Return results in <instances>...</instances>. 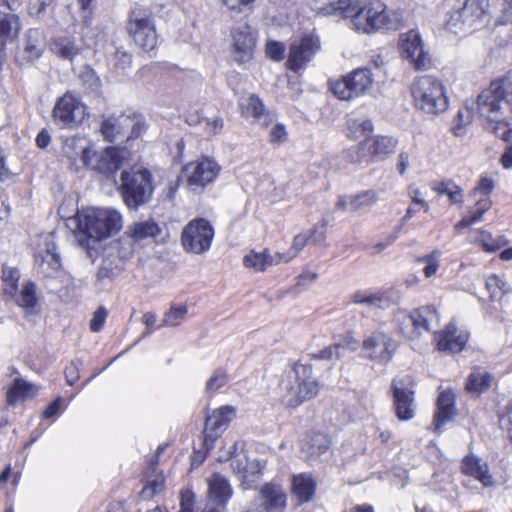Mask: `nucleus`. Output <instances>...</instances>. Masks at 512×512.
Masks as SVG:
<instances>
[{
  "label": "nucleus",
  "instance_id": "obj_1",
  "mask_svg": "<svg viewBox=\"0 0 512 512\" xmlns=\"http://www.w3.org/2000/svg\"><path fill=\"white\" fill-rule=\"evenodd\" d=\"M319 12L323 15L351 18L353 28L362 33L398 27L397 14L388 11L386 5L379 1L362 5L358 0H335L322 6Z\"/></svg>",
  "mask_w": 512,
  "mask_h": 512
},
{
  "label": "nucleus",
  "instance_id": "obj_2",
  "mask_svg": "<svg viewBox=\"0 0 512 512\" xmlns=\"http://www.w3.org/2000/svg\"><path fill=\"white\" fill-rule=\"evenodd\" d=\"M477 113L490 124L495 123L491 125L492 133L512 145V127L499 132L500 125L506 127L512 119V80L493 81L483 90L477 97Z\"/></svg>",
  "mask_w": 512,
  "mask_h": 512
},
{
  "label": "nucleus",
  "instance_id": "obj_3",
  "mask_svg": "<svg viewBox=\"0 0 512 512\" xmlns=\"http://www.w3.org/2000/svg\"><path fill=\"white\" fill-rule=\"evenodd\" d=\"M77 241L87 249L117 233L122 227V216L114 209L88 208L75 216Z\"/></svg>",
  "mask_w": 512,
  "mask_h": 512
},
{
  "label": "nucleus",
  "instance_id": "obj_4",
  "mask_svg": "<svg viewBox=\"0 0 512 512\" xmlns=\"http://www.w3.org/2000/svg\"><path fill=\"white\" fill-rule=\"evenodd\" d=\"M118 192L129 210L148 204L154 193L153 176L148 169H128L120 174Z\"/></svg>",
  "mask_w": 512,
  "mask_h": 512
},
{
  "label": "nucleus",
  "instance_id": "obj_5",
  "mask_svg": "<svg viewBox=\"0 0 512 512\" xmlns=\"http://www.w3.org/2000/svg\"><path fill=\"white\" fill-rule=\"evenodd\" d=\"M311 375L310 365L294 363L286 378L281 380L280 387L285 391L284 398L289 407H297L318 394V383Z\"/></svg>",
  "mask_w": 512,
  "mask_h": 512
},
{
  "label": "nucleus",
  "instance_id": "obj_6",
  "mask_svg": "<svg viewBox=\"0 0 512 512\" xmlns=\"http://www.w3.org/2000/svg\"><path fill=\"white\" fill-rule=\"evenodd\" d=\"M416 108L424 113L436 115L448 107V99L442 83L432 76H421L415 79L411 87Z\"/></svg>",
  "mask_w": 512,
  "mask_h": 512
},
{
  "label": "nucleus",
  "instance_id": "obj_7",
  "mask_svg": "<svg viewBox=\"0 0 512 512\" xmlns=\"http://www.w3.org/2000/svg\"><path fill=\"white\" fill-rule=\"evenodd\" d=\"M232 496V489L228 481L219 474H214L208 482V495L202 512H221ZM194 493L185 489L181 491L180 511H193Z\"/></svg>",
  "mask_w": 512,
  "mask_h": 512
},
{
  "label": "nucleus",
  "instance_id": "obj_8",
  "mask_svg": "<svg viewBox=\"0 0 512 512\" xmlns=\"http://www.w3.org/2000/svg\"><path fill=\"white\" fill-rule=\"evenodd\" d=\"M126 29L135 44L143 51H151L156 47L157 34L150 10L140 6L131 9Z\"/></svg>",
  "mask_w": 512,
  "mask_h": 512
},
{
  "label": "nucleus",
  "instance_id": "obj_9",
  "mask_svg": "<svg viewBox=\"0 0 512 512\" xmlns=\"http://www.w3.org/2000/svg\"><path fill=\"white\" fill-rule=\"evenodd\" d=\"M373 84V75L368 68H357L336 81H330L333 94L345 101L365 94Z\"/></svg>",
  "mask_w": 512,
  "mask_h": 512
},
{
  "label": "nucleus",
  "instance_id": "obj_10",
  "mask_svg": "<svg viewBox=\"0 0 512 512\" xmlns=\"http://www.w3.org/2000/svg\"><path fill=\"white\" fill-rule=\"evenodd\" d=\"M214 229L209 221L204 218L191 220L181 234V243L188 253L202 254L209 250Z\"/></svg>",
  "mask_w": 512,
  "mask_h": 512
},
{
  "label": "nucleus",
  "instance_id": "obj_11",
  "mask_svg": "<svg viewBox=\"0 0 512 512\" xmlns=\"http://www.w3.org/2000/svg\"><path fill=\"white\" fill-rule=\"evenodd\" d=\"M86 106L71 92L60 97L53 108V118L62 128L78 127L86 117Z\"/></svg>",
  "mask_w": 512,
  "mask_h": 512
},
{
  "label": "nucleus",
  "instance_id": "obj_12",
  "mask_svg": "<svg viewBox=\"0 0 512 512\" xmlns=\"http://www.w3.org/2000/svg\"><path fill=\"white\" fill-rule=\"evenodd\" d=\"M399 50L401 57L407 60L415 70H427L430 67V54L416 31L410 30L401 35Z\"/></svg>",
  "mask_w": 512,
  "mask_h": 512
},
{
  "label": "nucleus",
  "instance_id": "obj_13",
  "mask_svg": "<svg viewBox=\"0 0 512 512\" xmlns=\"http://www.w3.org/2000/svg\"><path fill=\"white\" fill-rule=\"evenodd\" d=\"M235 416V407L225 405L213 410V412L206 417L203 430V445L207 451L214 448L215 441L224 433Z\"/></svg>",
  "mask_w": 512,
  "mask_h": 512
},
{
  "label": "nucleus",
  "instance_id": "obj_14",
  "mask_svg": "<svg viewBox=\"0 0 512 512\" xmlns=\"http://www.w3.org/2000/svg\"><path fill=\"white\" fill-rule=\"evenodd\" d=\"M362 348L368 359L385 365L392 359L397 344L384 332L374 331L364 339Z\"/></svg>",
  "mask_w": 512,
  "mask_h": 512
},
{
  "label": "nucleus",
  "instance_id": "obj_15",
  "mask_svg": "<svg viewBox=\"0 0 512 512\" xmlns=\"http://www.w3.org/2000/svg\"><path fill=\"white\" fill-rule=\"evenodd\" d=\"M286 506V495L280 486L266 483L259 495L242 512H282Z\"/></svg>",
  "mask_w": 512,
  "mask_h": 512
},
{
  "label": "nucleus",
  "instance_id": "obj_16",
  "mask_svg": "<svg viewBox=\"0 0 512 512\" xmlns=\"http://www.w3.org/2000/svg\"><path fill=\"white\" fill-rule=\"evenodd\" d=\"M129 151L126 148L107 147L101 152L91 153V167L93 170L105 175H114L125 161L129 159Z\"/></svg>",
  "mask_w": 512,
  "mask_h": 512
},
{
  "label": "nucleus",
  "instance_id": "obj_17",
  "mask_svg": "<svg viewBox=\"0 0 512 512\" xmlns=\"http://www.w3.org/2000/svg\"><path fill=\"white\" fill-rule=\"evenodd\" d=\"M411 383V377L405 376L392 381L394 409L396 416L401 421H409L414 418V391L407 386Z\"/></svg>",
  "mask_w": 512,
  "mask_h": 512
},
{
  "label": "nucleus",
  "instance_id": "obj_18",
  "mask_svg": "<svg viewBox=\"0 0 512 512\" xmlns=\"http://www.w3.org/2000/svg\"><path fill=\"white\" fill-rule=\"evenodd\" d=\"M233 58L239 64H246L253 58L256 46V33L247 24H241L231 32Z\"/></svg>",
  "mask_w": 512,
  "mask_h": 512
},
{
  "label": "nucleus",
  "instance_id": "obj_19",
  "mask_svg": "<svg viewBox=\"0 0 512 512\" xmlns=\"http://www.w3.org/2000/svg\"><path fill=\"white\" fill-rule=\"evenodd\" d=\"M320 49V41L313 36H305L291 43L287 59L290 70L296 72L303 68Z\"/></svg>",
  "mask_w": 512,
  "mask_h": 512
},
{
  "label": "nucleus",
  "instance_id": "obj_20",
  "mask_svg": "<svg viewBox=\"0 0 512 512\" xmlns=\"http://www.w3.org/2000/svg\"><path fill=\"white\" fill-rule=\"evenodd\" d=\"M62 151L76 171L91 164L92 150L85 138H67L63 143Z\"/></svg>",
  "mask_w": 512,
  "mask_h": 512
},
{
  "label": "nucleus",
  "instance_id": "obj_21",
  "mask_svg": "<svg viewBox=\"0 0 512 512\" xmlns=\"http://www.w3.org/2000/svg\"><path fill=\"white\" fill-rule=\"evenodd\" d=\"M218 171V165L209 158L189 163L184 167L188 183L196 186H204L213 181Z\"/></svg>",
  "mask_w": 512,
  "mask_h": 512
},
{
  "label": "nucleus",
  "instance_id": "obj_22",
  "mask_svg": "<svg viewBox=\"0 0 512 512\" xmlns=\"http://www.w3.org/2000/svg\"><path fill=\"white\" fill-rule=\"evenodd\" d=\"M434 334L437 348L440 351L458 353L463 350L468 341V334L459 332L452 323H449L443 331L434 332Z\"/></svg>",
  "mask_w": 512,
  "mask_h": 512
},
{
  "label": "nucleus",
  "instance_id": "obj_23",
  "mask_svg": "<svg viewBox=\"0 0 512 512\" xmlns=\"http://www.w3.org/2000/svg\"><path fill=\"white\" fill-rule=\"evenodd\" d=\"M461 472L479 481L484 487L494 485L493 476L487 462L474 454L466 455L461 462Z\"/></svg>",
  "mask_w": 512,
  "mask_h": 512
},
{
  "label": "nucleus",
  "instance_id": "obj_24",
  "mask_svg": "<svg viewBox=\"0 0 512 512\" xmlns=\"http://www.w3.org/2000/svg\"><path fill=\"white\" fill-rule=\"evenodd\" d=\"M131 125H133V119L130 116H110L102 121L100 132L106 141L114 142L126 138L127 130Z\"/></svg>",
  "mask_w": 512,
  "mask_h": 512
},
{
  "label": "nucleus",
  "instance_id": "obj_25",
  "mask_svg": "<svg viewBox=\"0 0 512 512\" xmlns=\"http://www.w3.org/2000/svg\"><path fill=\"white\" fill-rule=\"evenodd\" d=\"M412 316L417 338L423 332L434 333V329L438 327L439 315L433 305H426L412 310Z\"/></svg>",
  "mask_w": 512,
  "mask_h": 512
},
{
  "label": "nucleus",
  "instance_id": "obj_26",
  "mask_svg": "<svg viewBox=\"0 0 512 512\" xmlns=\"http://www.w3.org/2000/svg\"><path fill=\"white\" fill-rule=\"evenodd\" d=\"M351 301L355 304H364L371 308L386 309L396 304L398 297L389 292L372 293L359 290L351 296Z\"/></svg>",
  "mask_w": 512,
  "mask_h": 512
},
{
  "label": "nucleus",
  "instance_id": "obj_27",
  "mask_svg": "<svg viewBox=\"0 0 512 512\" xmlns=\"http://www.w3.org/2000/svg\"><path fill=\"white\" fill-rule=\"evenodd\" d=\"M489 7L488 0H466L461 7L464 14V22L468 23L471 31L478 29L487 17Z\"/></svg>",
  "mask_w": 512,
  "mask_h": 512
},
{
  "label": "nucleus",
  "instance_id": "obj_28",
  "mask_svg": "<svg viewBox=\"0 0 512 512\" xmlns=\"http://www.w3.org/2000/svg\"><path fill=\"white\" fill-rule=\"evenodd\" d=\"M45 38L40 29H29L25 35V44L22 50V59L32 62L38 59L45 49Z\"/></svg>",
  "mask_w": 512,
  "mask_h": 512
},
{
  "label": "nucleus",
  "instance_id": "obj_29",
  "mask_svg": "<svg viewBox=\"0 0 512 512\" xmlns=\"http://www.w3.org/2000/svg\"><path fill=\"white\" fill-rule=\"evenodd\" d=\"M330 444L331 441L327 435L315 433L303 440L301 453L304 454L308 460H316L329 450Z\"/></svg>",
  "mask_w": 512,
  "mask_h": 512
},
{
  "label": "nucleus",
  "instance_id": "obj_30",
  "mask_svg": "<svg viewBox=\"0 0 512 512\" xmlns=\"http://www.w3.org/2000/svg\"><path fill=\"white\" fill-rule=\"evenodd\" d=\"M455 396L451 391L441 392L437 399V412L434 415L435 430L450 421L454 415Z\"/></svg>",
  "mask_w": 512,
  "mask_h": 512
},
{
  "label": "nucleus",
  "instance_id": "obj_31",
  "mask_svg": "<svg viewBox=\"0 0 512 512\" xmlns=\"http://www.w3.org/2000/svg\"><path fill=\"white\" fill-rule=\"evenodd\" d=\"M126 231L138 243L146 240H156L162 230L153 219H147L129 225Z\"/></svg>",
  "mask_w": 512,
  "mask_h": 512
},
{
  "label": "nucleus",
  "instance_id": "obj_32",
  "mask_svg": "<svg viewBox=\"0 0 512 512\" xmlns=\"http://www.w3.org/2000/svg\"><path fill=\"white\" fill-rule=\"evenodd\" d=\"M393 325L396 333L407 340L417 339L414 328L412 311L408 313L406 310H397L393 317Z\"/></svg>",
  "mask_w": 512,
  "mask_h": 512
},
{
  "label": "nucleus",
  "instance_id": "obj_33",
  "mask_svg": "<svg viewBox=\"0 0 512 512\" xmlns=\"http://www.w3.org/2000/svg\"><path fill=\"white\" fill-rule=\"evenodd\" d=\"M366 140L372 159L382 158L393 153L398 143L394 137L381 135L374 138H366Z\"/></svg>",
  "mask_w": 512,
  "mask_h": 512
},
{
  "label": "nucleus",
  "instance_id": "obj_34",
  "mask_svg": "<svg viewBox=\"0 0 512 512\" xmlns=\"http://www.w3.org/2000/svg\"><path fill=\"white\" fill-rule=\"evenodd\" d=\"M50 49L55 55L66 60H72L80 52V47L76 44L74 37L70 36L55 38Z\"/></svg>",
  "mask_w": 512,
  "mask_h": 512
},
{
  "label": "nucleus",
  "instance_id": "obj_35",
  "mask_svg": "<svg viewBox=\"0 0 512 512\" xmlns=\"http://www.w3.org/2000/svg\"><path fill=\"white\" fill-rule=\"evenodd\" d=\"M282 262L281 253H277L274 257L267 254L266 251L257 253L251 252L243 259L245 267L253 268L256 271H264L267 266Z\"/></svg>",
  "mask_w": 512,
  "mask_h": 512
},
{
  "label": "nucleus",
  "instance_id": "obj_36",
  "mask_svg": "<svg viewBox=\"0 0 512 512\" xmlns=\"http://www.w3.org/2000/svg\"><path fill=\"white\" fill-rule=\"evenodd\" d=\"M135 244L134 239L125 231L120 238L109 244L107 250L111 255L115 254L120 260H127L133 256Z\"/></svg>",
  "mask_w": 512,
  "mask_h": 512
},
{
  "label": "nucleus",
  "instance_id": "obj_37",
  "mask_svg": "<svg viewBox=\"0 0 512 512\" xmlns=\"http://www.w3.org/2000/svg\"><path fill=\"white\" fill-rule=\"evenodd\" d=\"M45 254L42 257V269L46 272V276L53 277L61 269V258L56 251V245L52 239H46Z\"/></svg>",
  "mask_w": 512,
  "mask_h": 512
},
{
  "label": "nucleus",
  "instance_id": "obj_38",
  "mask_svg": "<svg viewBox=\"0 0 512 512\" xmlns=\"http://www.w3.org/2000/svg\"><path fill=\"white\" fill-rule=\"evenodd\" d=\"M292 490L300 503L308 502L315 493V482L311 477L303 474L293 476Z\"/></svg>",
  "mask_w": 512,
  "mask_h": 512
},
{
  "label": "nucleus",
  "instance_id": "obj_39",
  "mask_svg": "<svg viewBox=\"0 0 512 512\" xmlns=\"http://www.w3.org/2000/svg\"><path fill=\"white\" fill-rule=\"evenodd\" d=\"M491 381V374L475 369L469 374L465 388L468 393L479 395L489 389Z\"/></svg>",
  "mask_w": 512,
  "mask_h": 512
},
{
  "label": "nucleus",
  "instance_id": "obj_40",
  "mask_svg": "<svg viewBox=\"0 0 512 512\" xmlns=\"http://www.w3.org/2000/svg\"><path fill=\"white\" fill-rule=\"evenodd\" d=\"M20 30L19 17L11 12L0 10V38L13 40Z\"/></svg>",
  "mask_w": 512,
  "mask_h": 512
},
{
  "label": "nucleus",
  "instance_id": "obj_41",
  "mask_svg": "<svg viewBox=\"0 0 512 512\" xmlns=\"http://www.w3.org/2000/svg\"><path fill=\"white\" fill-rule=\"evenodd\" d=\"M431 188L438 195H447L452 204L463 202V190L453 180L445 179L440 182H433Z\"/></svg>",
  "mask_w": 512,
  "mask_h": 512
},
{
  "label": "nucleus",
  "instance_id": "obj_42",
  "mask_svg": "<svg viewBox=\"0 0 512 512\" xmlns=\"http://www.w3.org/2000/svg\"><path fill=\"white\" fill-rule=\"evenodd\" d=\"M32 385L22 378H16L7 391V403L14 406L29 395Z\"/></svg>",
  "mask_w": 512,
  "mask_h": 512
},
{
  "label": "nucleus",
  "instance_id": "obj_43",
  "mask_svg": "<svg viewBox=\"0 0 512 512\" xmlns=\"http://www.w3.org/2000/svg\"><path fill=\"white\" fill-rule=\"evenodd\" d=\"M19 278L20 271L17 268L3 266L2 281L3 290L6 295H9L10 297L16 296Z\"/></svg>",
  "mask_w": 512,
  "mask_h": 512
},
{
  "label": "nucleus",
  "instance_id": "obj_44",
  "mask_svg": "<svg viewBox=\"0 0 512 512\" xmlns=\"http://www.w3.org/2000/svg\"><path fill=\"white\" fill-rule=\"evenodd\" d=\"M346 158L351 163H369L372 160V157L367 140L365 139L347 149Z\"/></svg>",
  "mask_w": 512,
  "mask_h": 512
},
{
  "label": "nucleus",
  "instance_id": "obj_45",
  "mask_svg": "<svg viewBox=\"0 0 512 512\" xmlns=\"http://www.w3.org/2000/svg\"><path fill=\"white\" fill-rule=\"evenodd\" d=\"M377 201V193L373 190L362 191L356 195L349 196L351 211H358L371 207Z\"/></svg>",
  "mask_w": 512,
  "mask_h": 512
},
{
  "label": "nucleus",
  "instance_id": "obj_46",
  "mask_svg": "<svg viewBox=\"0 0 512 512\" xmlns=\"http://www.w3.org/2000/svg\"><path fill=\"white\" fill-rule=\"evenodd\" d=\"M242 113L247 118L259 119L264 111L262 101L255 95H251L240 103Z\"/></svg>",
  "mask_w": 512,
  "mask_h": 512
},
{
  "label": "nucleus",
  "instance_id": "obj_47",
  "mask_svg": "<svg viewBox=\"0 0 512 512\" xmlns=\"http://www.w3.org/2000/svg\"><path fill=\"white\" fill-rule=\"evenodd\" d=\"M485 286L489 292V298L491 301L500 300L503 295L509 291L506 287V283L497 275L489 276L486 280Z\"/></svg>",
  "mask_w": 512,
  "mask_h": 512
},
{
  "label": "nucleus",
  "instance_id": "obj_48",
  "mask_svg": "<svg viewBox=\"0 0 512 512\" xmlns=\"http://www.w3.org/2000/svg\"><path fill=\"white\" fill-rule=\"evenodd\" d=\"M15 301L20 307L33 308L37 303L35 284L27 281Z\"/></svg>",
  "mask_w": 512,
  "mask_h": 512
},
{
  "label": "nucleus",
  "instance_id": "obj_49",
  "mask_svg": "<svg viewBox=\"0 0 512 512\" xmlns=\"http://www.w3.org/2000/svg\"><path fill=\"white\" fill-rule=\"evenodd\" d=\"M229 379L230 377L227 371L224 368L219 367L213 371L212 375L207 380L205 391L207 393L216 392L217 390L224 387L229 382Z\"/></svg>",
  "mask_w": 512,
  "mask_h": 512
},
{
  "label": "nucleus",
  "instance_id": "obj_50",
  "mask_svg": "<svg viewBox=\"0 0 512 512\" xmlns=\"http://www.w3.org/2000/svg\"><path fill=\"white\" fill-rule=\"evenodd\" d=\"M464 14L461 8L449 13L446 20V27L449 31L458 34L471 30L468 23L464 22Z\"/></svg>",
  "mask_w": 512,
  "mask_h": 512
},
{
  "label": "nucleus",
  "instance_id": "obj_51",
  "mask_svg": "<svg viewBox=\"0 0 512 512\" xmlns=\"http://www.w3.org/2000/svg\"><path fill=\"white\" fill-rule=\"evenodd\" d=\"M188 310L186 306H172L168 312L165 313L162 319V326H177L185 318Z\"/></svg>",
  "mask_w": 512,
  "mask_h": 512
},
{
  "label": "nucleus",
  "instance_id": "obj_52",
  "mask_svg": "<svg viewBox=\"0 0 512 512\" xmlns=\"http://www.w3.org/2000/svg\"><path fill=\"white\" fill-rule=\"evenodd\" d=\"M473 112L470 108L460 109L454 118L453 131L456 136H462L465 133V127L471 123Z\"/></svg>",
  "mask_w": 512,
  "mask_h": 512
},
{
  "label": "nucleus",
  "instance_id": "obj_53",
  "mask_svg": "<svg viewBox=\"0 0 512 512\" xmlns=\"http://www.w3.org/2000/svg\"><path fill=\"white\" fill-rule=\"evenodd\" d=\"M224 6L232 14H249L254 7L255 0H222Z\"/></svg>",
  "mask_w": 512,
  "mask_h": 512
},
{
  "label": "nucleus",
  "instance_id": "obj_54",
  "mask_svg": "<svg viewBox=\"0 0 512 512\" xmlns=\"http://www.w3.org/2000/svg\"><path fill=\"white\" fill-rule=\"evenodd\" d=\"M309 242L308 236L304 234L296 235L293 239L292 247L287 253L281 254L282 262H288L289 260L296 257L298 252Z\"/></svg>",
  "mask_w": 512,
  "mask_h": 512
},
{
  "label": "nucleus",
  "instance_id": "obj_55",
  "mask_svg": "<svg viewBox=\"0 0 512 512\" xmlns=\"http://www.w3.org/2000/svg\"><path fill=\"white\" fill-rule=\"evenodd\" d=\"M344 347L343 344H333L330 345L323 350L319 351L316 354H313V357L315 359L319 360H333V359H340L343 356V353H341V349Z\"/></svg>",
  "mask_w": 512,
  "mask_h": 512
},
{
  "label": "nucleus",
  "instance_id": "obj_56",
  "mask_svg": "<svg viewBox=\"0 0 512 512\" xmlns=\"http://www.w3.org/2000/svg\"><path fill=\"white\" fill-rule=\"evenodd\" d=\"M439 256L440 253L438 251H434L431 254L426 255L420 259V261L426 264L423 269L426 277H431L437 272Z\"/></svg>",
  "mask_w": 512,
  "mask_h": 512
},
{
  "label": "nucleus",
  "instance_id": "obj_57",
  "mask_svg": "<svg viewBox=\"0 0 512 512\" xmlns=\"http://www.w3.org/2000/svg\"><path fill=\"white\" fill-rule=\"evenodd\" d=\"M285 46L281 42L268 41L266 44V54L274 61H281L284 58Z\"/></svg>",
  "mask_w": 512,
  "mask_h": 512
},
{
  "label": "nucleus",
  "instance_id": "obj_58",
  "mask_svg": "<svg viewBox=\"0 0 512 512\" xmlns=\"http://www.w3.org/2000/svg\"><path fill=\"white\" fill-rule=\"evenodd\" d=\"M491 201L488 197H481L476 201V208L471 211V218L474 223L481 220L483 214L491 208Z\"/></svg>",
  "mask_w": 512,
  "mask_h": 512
},
{
  "label": "nucleus",
  "instance_id": "obj_59",
  "mask_svg": "<svg viewBox=\"0 0 512 512\" xmlns=\"http://www.w3.org/2000/svg\"><path fill=\"white\" fill-rule=\"evenodd\" d=\"M107 314L108 312L103 306L99 307L94 312L93 317L90 320V330L93 332H99L104 326Z\"/></svg>",
  "mask_w": 512,
  "mask_h": 512
},
{
  "label": "nucleus",
  "instance_id": "obj_60",
  "mask_svg": "<svg viewBox=\"0 0 512 512\" xmlns=\"http://www.w3.org/2000/svg\"><path fill=\"white\" fill-rule=\"evenodd\" d=\"M82 365V361L74 360L65 368L64 373L67 384L73 385L74 383L77 382V380L79 379V371Z\"/></svg>",
  "mask_w": 512,
  "mask_h": 512
},
{
  "label": "nucleus",
  "instance_id": "obj_61",
  "mask_svg": "<svg viewBox=\"0 0 512 512\" xmlns=\"http://www.w3.org/2000/svg\"><path fill=\"white\" fill-rule=\"evenodd\" d=\"M248 460L245 457H233L231 459V467L234 472L241 474L244 480H247L250 474L254 472H250L247 468Z\"/></svg>",
  "mask_w": 512,
  "mask_h": 512
},
{
  "label": "nucleus",
  "instance_id": "obj_62",
  "mask_svg": "<svg viewBox=\"0 0 512 512\" xmlns=\"http://www.w3.org/2000/svg\"><path fill=\"white\" fill-rule=\"evenodd\" d=\"M163 486L162 479H154L152 481H148V483L142 488L140 495L143 499H150L156 493L161 491Z\"/></svg>",
  "mask_w": 512,
  "mask_h": 512
},
{
  "label": "nucleus",
  "instance_id": "obj_63",
  "mask_svg": "<svg viewBox=\"0 0 512 512\" xmlns=\"http://www.w3.org/2000/svg\"><path fill=\"white\" fill-rule=\"evenodd\" d=\"M114 59L115 65L122 70L130 67L132 63V55L122 48L116 49Z\"/></svg>",
  "mask_w": 512,
  "mask_h": 512
},
{
  "label": "nucleus",
  "instance_id": "obj_64",
  "mask_svg": "<svg viewBox=\"0 0 512 512\" xmlns=\"http://www.w3.org/2000/svg\"><path fill=\"white\" fill-rule=\"evenodd\" d=\"M494 189V181L487 177H482L477 186L473 189L472 195L476 196L478 193L483 197H488V194Z\"/></svg>",
  "mask_w": 512,
  "mask_h": 512
}]
</instances>
